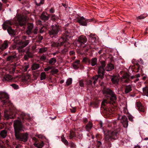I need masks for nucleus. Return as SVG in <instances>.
<instances>
[{"label": "nucleus", "mask_w": 148, "mask_h": 148, "mask_svg": "<svg viewBox=\"0 0 148 148\" xmlns=\"http://www.w3.org/2000/svg\"><path fill=\"white\" fill-rule=\"evenodd\" d=\"M103 94L106 97H110V100L106 99L104 100L101 103V106L102 107L105 106L108 103L112 104V108H110L109 110L110 113H113L116 110V108H113V106L116 107V97L115 94L109 88L105 89L103 91Z\"/></svg>", "instance_id": "1"}, {"label": "nucleus", "mask_w": 148, "mask_h": 148, "mask_svg": "<svg viewBox=\"0 0 148 148\" xmlns=\"http://www.w3.org/2000/svg\"><path fill=\"white\" fill-rule=\"evenodd\" d=\"M108 126L113 130L104 131V138L106 143H108L112 139H116L120 130L119 127H117L116 122L115 121L109 123Z\"/></svg>", "instance_id": "2"}, {"label": "nucleus", "mask_w": 148, "mask_h": 148, "mask_svg": "<svg viewBox=\"0 0 148 148\" xmlns=\"http://www.w3.org/2000/svg\"><path fill=\"white\" fill-rule=\"evenodd\" d=\"M14 126L15 130V135L16 139L20 141L24 142H26L28 139V134H21L19 132V131L22 130L23 126L21 124V121H14Z\"/></svg>", "instance_id": "3"}, {"label": "nucleus", "mask_w": 148, "mask_h": 148, "mask_svg": "<svg viewBox=\"0 0 148 148\" xmlns=\"http://www.w3.org/2000/svg\"><path fill=\"white\" fill-rule=\"evenodd\" d=\"M71 36V34L69 30H66L63 33L62 36L59 39L58 42H52L51 46L53 47H58L62 45L64 43V46H66V45L69 44L68 40Z\"/></svg>", "instance_id": "4"}, {"label": "nucleus", "mask_w": 148, "mask_h": 148, "mask_svg": "<svg viewBox=\"0 0 148 148\" xmlns=\"http://www.w3.org/2000/svg\"><path fill=\"white\" fill-rule=\"evenodd\" d=\"M101 66H99L98 69V75L93 76V79L94 80L93 83L94 85L97 82L99 77L102 79L103 78L105 74V70L104 67L106 65L105 61H101Z\"/></svg>", "instance_id": "5"}, {"label": "nucleus", "mask_w": 148, "mask_h": 148, "mask_svg": "<svg viewBox=\"0 0 148 148\" xmlns=\"http://www.w3.org/2000/svg\"><path fill=\"white\" fill-rule=\"evenodd\" d=\"M23 38L25 40H23L20 42L19 44V46L17 49L20 52L23 53L25 51L24 48L27 46L29 42V40H26V37L25 36L23 37Z\"/></svg>", "instance_id": "6"}, {"label": "nucleus", "mask_w": 148, "mask_h": 148, "mask_svg": "<svg viewBox=\"0 0 148 148\" xmlns=\"http://www.w3.org/2000/svg\"><path fill=\"white\" fill-rule=\"evenodd\" d=\"M61 30V27L58 24H55L51 26V29L49 32L50 36H54L57 34Z\"/></svg>", "instance_id": "7"}, {"label": "nucleus", "mask_w": 148, "mask_h": 148, "mask_svg": "<svg viewBox=\"0 0 148 148\" xmlns=\"http://www.w3.org/2000/svg\"><path fill=\"white\" fill-rule=\"evenodd\" d=\"M117 119H121V122L122 123L124 127L127 128L128 125V121L127 117L124 115L122 116L120 115H119Z\"/></svg>", "instance_id": "8"}, {"label": "nucleus", "mask_w": 148, "mask_h": 148, "mask_svg": "<svg viewBox=\"0 0 148 148\" xmlns=\"http://www.w3.org/2000/svg\"><path fill=\"white\" fill-rule=\"evenodd\" d=\"M17 19L18 24L21 26H22L25 25L27 18L26 16H22L20 15L18 16Z\"/></svg>", "instance_id": "9"}, {"label": "nucleus", "mask_w": 148, "mask_h": 148, "mask_svg": "<svg viewBox=\"0 0 148 148\" xmlns=\"http://www.w3.org/2000/svg\"><path fill=\"white\" fill-rule=\"evenodd\" d=\"M9 96L6 93L0 92V100L3 104L8 101Z\"/></svg>", "instance_id": "10"}, {"label": "nucleus", "mask_w": 148, "mask_h": 148, "mask_svg": "<svg viewBox=\"0 0 148 148\" xmlns=\"http://www.w3.org/2000/svg\"><path fill=\"white\" fill-rule=\"evenodd\" d=\"M87 40V39L85 36H81L78 38V41L76 43V45L78 47L80 46L82 44H84Z\"/></svg>", "instance_id": "11"}, {"label": "nucleus", "mask_w": 148, "mask_h": 148, "mask_svg": "<svg viewBox=\"0 0 148 148\" xmlns=\"http://www.w3.org/2000/svg\"><path fill=\"white\" fill-rule=\"evenodd\" d=\"M90 20L89 19H86L82 16L80 18H78L77 22L80 24V25L83 26H86L87 22L90 21Z\"/></svg>", "instance_id": "12"}, {"label": "nucleus", "mask_w": 148, "mask_h": 148, "mask_svg": "<svg viewBox=\"0 0 148 148\" xmlns=\"http://www.w3.org/2000/svg\"><path fill=\"white\" fill-rule=\"evenodd\" d=\"M14 22L12 20H7L5 21L2 25L3 29L5 30L9 27Z\"/></svg>", "instance_id": "13"}, {"label": "nucleus", "mask_w": 148, "mask_h": 148, "mask_svg": "<svg viewBox=\"0 0 148 148\" xmlns=\"http://www.w3.org/2000/svg\"><path fill=\"white\" fill-rule=\"evenodd\" d=\"M21 118L22 120V121L24 122L25 120H27L28 121L30 120L31 118L29 114L22 113L21 114Z\"/></svg>", "instance_id": "14"}, {"label": "nucleus", "mask_w": 148, "mask_h": 148, "mask_svg": "<svg viewBox=\"0 0 148 148\" xmlns=\"http://www.w3.org/2000/svg\"><path fill=\"white\" fill-rule=\"evenodd\" d=\"M3 80V81L11 82L13 80L12 77L10 75L8 74L4 76Z\"/></svg>", "instance_id": "15"}, {"label": "nucleus", "mask_w": 148, "mask_h": 148, "mask_svg": "<svg viewBox=\"0 0 148 148\" xmlns=\"http://www.w3.org/2000/svg\"><path fill=\"white\" fill-rule=\"evenodd\" d=\"M33 27V25L32 23H29L28 24L27 29L26 31V33L29 35L32 32V29Z\"/></svg>", "instance_id": "16"}, {"label": "nucleus", "mask_w": 148, "mask_h": 148, "mask_svg": "<svg viewBox=\"0 0 148 148\" xmlns=\"http://www.w3.org/2000/svg\"><path fill=\"white\" fill-rule=\"evenodd\" d=\"M136 106L138 110L141 112H144L145 111L144 108L143 106L140 102L136 103Z\"/></svg>", "instance_id": "17"}, {"label": "nucleus", "mask_w": 148, "mask_h": 148, "mask_svg": "<svg viewBox=\"0 0 148 148\" xmlns=\"http://www.w3.org/2000/svg\"><path fill=\"white\" fill-rule=\"evenodd\" d=\"M8 47V43L7 40H5L0 47V49L3 50Z\"/></svg>", "instance_id": "18"}, {"label": "nucleus", "mask_w": 148, "mask_h": 148, "mask_svg": "<svg viewBox=\"0 0 148 148\" xmlns=\"http://www.w3.org/2000/svg\"><path fill=\"white\" fill-rule=\"evenodd\" d=\"M114 68V65L112 64H108L105 68V70L107 71H110Z\"/></svg>", "instance_id": "19"}, {"label": "nucleus", "mask_w": 148, "mask_h": 148, "mask_svg": "<svg viewBox=\"0 0 148 148\" xmlns=\"http://www.w3.org/2000/svg\"><path fill=\"white\" fill-rule=\"evenodd\" d=\"M4 117L7 119H13L14 118V116L9 114L7 113V112L6 111L4 112Z\"/></svg>", "instance_id": "20"}, {"label": "nucleus", "mask_w": 148, "mask_h": 148, "mask_svg": "<svg viewBox=\"0 0 148 148\" xmlns=\"http://www.w3.org/2000/svg\"><path fill=\"white\" fill-rule=\"evenodd\" d=\"M90 64H91V66H94L97 64V59L96 58H92L90 60Z\"/></svg>", "instance_id": "21"}, {"label": "nucleus", "mask_w": 148, "mask_h": 148, "mask_svg": "<svg viewBox=\"0 0 148 148\" xmlns=\"http://www.w3.org/2000/svg\"><path fill=\"white\" fill-rule=\"evenodd\" d=\"M125 93H128L132 90V87L130 85L126 86L125 88Z\"/></svg>", "instance_id": "22"}, {"label": "nucleus", "mask_w": 148, "mask_h": 148, "mask_svg": "<svg viewBox=\"0 0 148 148\" xmlns=\"http://www.w3.org/2000/svg\"><path fill=\"white\" fill-rule=\"evenodd\" d=\"M40 18L42 20L46 21L48 20L49 17L47 15V13H43L41 14Z\"/></svg>", "instance_id": "23"}, {"label": "nucleus", "mask_w": 148, "mask_h": 148, "mask_svg": "<svg viewBox=\"0 0 148 148\" xmlns=\"http://www.w3.org/2000/svg\"><path fill=\"white\" fill-rule=\"evenodd\" d=\"M111 80L113 84H118L119 81L118 77L116 76L113 77L111 79Z\"/></svg>", "instance_id": "24"}, {"label": "nucleus", "mask_w": 148, "mask_h": 148, "mask_svg": "<svg viewBox=\"0 0 148 148\" xmlns=\"http://www.w3.org/2000/svg\"><path fill=\"white\" fill-rule=\"evenodd\" d=\"M16 55L10 56H8L7 58V60L9 61H12L14 59L16 58Z\"/></svg>", "instance_id": "25"}, {"label": "nucleus", "mask_w": 148, "mask_h": 148, "mask_svg": "<svg viewBox=\"0 0 148 148\" xmlns=\"http://www.w3.org/2000/svg\"><path fill=\"white\" fill-rule=\"evenodd\" d=\"M33 56V54L29 52L28 51H27L26 52V54L25 55L24 57L25 60H27L28 59V58H31Z\"/></svg>", "instance_id": "26"}, {"label": "nucleus", "mask_w": 148, "mask_h": 148, "mask_svg": "<svg viewBox=\"0 0 148 148\" xmlns=\"http://www.w3.org/2000/svg\"><path fill=\"white\" fill-rule=\"evenodd\" d=\"M44 144L43 142L38 143H34V145L37 148H42L44 146Z\"/></svg>", "instance_id": "27"}, {"label": "nucleus", "mask_w": 148, "mask_h": 148, "mask_svg": "<svg viewBox=\"0 0 148 148\" xmlns=\"http://www.w3.org/2000/svg\"><path fill=\"white\" fill-rule=\"evenodd\" d=\"M79 62L80 61L79 60H77L73 62V66L75 69H77L78 68V65L79 64Z\"/></svg>", "instance_id": "28"}, {"label": "nucleus", "mask_w": 148, "mask_h": 148, "mask_svg": "<svg viewBox=\"0 0 148 148\" xmlns=\"http://www.w3.org/2000/svg\"><path fill=\"white\" fill-rule=\"evenodd\" d=\"M92 126V123L89 122H88L87 125L86 126V130L89 131L91 129Z\"/></svg>", "instance_id": "29"}, {"label": "nucleus", "mask_w": 148, "mask_h": 148, "mask_svg": "<svg viewBox=\"0 0 148 148\" xmlns=\"http://www.w3.org/2000/svg\"><path fill=\"white\" fill-rule=\"evenodd\" d=\"M61 139L62 141L66 145H68V142L67 140L65 138L64 136H62L61 137Z\"/></svg>", "instance_id": "30"}, {"label": "nucleus", "mask_w": 148, "mask_h": 148, "mask_svg": "<svg viewBox=\"0 0 148 148\" xmlns=\"http://www.w3.org/2000/svg\"><path fill=\"white\" fill-rule=\"evenodd\" d=\"M56 62V59L55 58H51L49 61V64L52 65L54 64Z\"/></svg>", "instance_id": "31"}, {"label": "nucleus", "mask_w": 148, "mask_h": 148, "mask_svg": "<svg viewBox=\"0 0 148 148\" xmlns=\"http://www.w3.org/2000/svg\"><path fill=\"white\" fill-rule=\"evenodd\" d=\"M44 2V0H38L35 1V3L36 5L40 6L41 5L43 4Z\"/></svg>", "instance_id": "32"}, {"label": "nucleus", "mask_w": 148, "mask_h": 148, "mask_svg": "<svg viewBox=\"0 0 148 148\" xmlns=\"http://www.w3.org/2000/svg\"><path fill=\"white\" fill-rule=\"evenodd\" d=\"M144 94L147 96L148 97V87H145L143 88Z\"/></svg>", "instance_id": "33"}, {"label": "nucleus", "mask_w": 148, "mask_h": 148, "mask_svg": "<svg viewBox=\"0 0 148 148\" xmlns=\"http://www.w3.org/2000/svg\"><path fill=\"white\" fill-rule=\"evenodd\" d=\"M7 30L8 33L10 34H14V31L12 29L11 27L8 28Z\"/></svg>", "instance_id": "34"}, {"label": "nucleus", "mask_w": 148, "mask_h": 148, "mask_svg": "<svg viewBox=\"0 0 148 148\" xmlns=\"http://www.w3.org/2000/svg\"><path fill=\"white\" fill-rule=\"evenodd\" d=\"M39 67V64H33L32 66V70H35L38 69Z\"/></svg>", "instance_id": "35"}, {"label": "nucleus", "mask_w": 148, "mask_h": 148, "mask_svg": "<svg viewBox=\"0 0 148 148\" xmlns=\"http://www.w3.org/2000/svg\"><path fill=\"white\" fill-rule=\"evenodd\" d=\"M82 62L86 64H90V60L87 58H84L83 59Z\"/></svg>", "instance_id": "36"}, {"label": "nucleus", "mask_w": 148, "mask_h": 148, "mask_svg": "<svg viewBox=\"0 0 148 148\" xmlns=\"http://www.w3.org/2000/svg\"><path fill=\"white\" fill-rule=\"evenodd\" d=\"M0 135L3 138H5L7 136V132L5 130L1 131L0 133Z\"/></svg>", "instance_id": "37"}, {"label": "nucleus", "mask_w": 148, "mask_h": 148, "mask_svg": "<svg viewBox=\"0 0 148 148\" xmlns=\"http://www.w3.org/2000/svg\"><path fill=\"white\" fill-rule=\"evenodd\" d=\"M46 77L45 73V72H42L40 75V80H42L45 79Z\"/></svg>", "instance_id": "38"}, {"label": "nucleus", "mask_w": 148, "mask_h": 148, "mask_svg": "<svg viewBox=\"0 0 148 148\" xmlns=\"http://www.w3.org/2000/svg\"><path fill=\"white\" fill-rule=\"evenodd\" d=\"M47 49L46 47H43L39 49V52L40 53H43L47 51Z\"/></svg>", "instance_id": "39"}, {"label": "nucleus", "mask_w": 148, "mask_h": 148, "mask_svg": "<svg viewBox=\"0 0 148 148\" xmlns=\"http://www.w3.org/2000/svg\"><path fill=\"white\" fill-rule=\"evenodd\" d=\"M75 136V134L74 132L73 131H71L69 135V137L70 139H71Z\"/></svg>", "instance_id": "40"}, {"label": "nucleus", "mask_w": 148, "mask_h": 148, "mask_svg": "<svg viewBox=\"0 0 148 148\" xmlns=\"http://www.w3.org/2000/svg\"><path fill=\"white\" fill-rule=\"evenodd\" d=\"M72 83V79L71 78H69L67 79L66 81V84L67 86H69Z\"/></svg>", "instance_id": "41"}, {"label": "nucleus", "mask_w": 148, "mask_h": 148, "mask_svg": "<svg viewBox=\"0 0 148 148\" xmlns=\"http://www.w3.org/2000/svg\"><path fill=\"white\" fill-rule=\"evenodd\" d=\"M90 40L92 43L95 42L96 40V38L94 36H90L89 39Z\"/></svg>", "instance_id": "42"}, {"label": "nucleus", "mask_w": 148, "mask_h": 148, "mask_svg": "<svg viewBox=\"0 0 148 148\" xmlns=\"http://www.w3.org/2000/svg\"><path fill=\"white\" fill-rule=\"evenodd\" d=\"M147 15H146L145 16H143V15H141L140 16H138L136 17V19L137 20H138L140 19H143L145 18L146 16H147Z\"/></svg>", "instance_id": "43"}, {"label": "nucleus", "mask_w": 148, "mask_h": 148, "mask_svg": "<svg viewBox=\"0 0 148 148\" xmlns=\"http://www.w3.org/2000/svg\"><path fill=\"white\" fill-rule=\"evenodd\" d=\"M69 146L71 148H76V145L72 142L70 143Z\"/></svg>", "instance_id": "44"}, {"label": "nucleus", "mask_w": 148, "mask_h": 148, "mask_svg": "<svg viewBox=\"0 0 148 148\" xmlns=\"http://www.w3.org/2000/svg\"><path fill=\"white\" fill-rule=\"evenodd\" d=\"M58 72V70L57 69H54L51 71V73L52 74H56Z\"/></svg>", "instance_id": "45"}, {"label": "nucleus", "mask_w": 148, "mask_h": 148, "mask_svg": "<svg viewBox=\"0 0 148 148\" xmlns=\"http://www.w3.org/2000/svg\"><path fill=\"white\" fill-rule=\"evenodd\" d=\"M46 59V57L44 55H42L40 57V59L41 61L45 60Z\"/></svg>", "instance_id": "46"}, {"label": "nucleus", "mask_w": 148, "mask_h": 148, "mask_svg": "<svg viewBox=\"0 0 148 148\" xmlns=\"http://www.w3.org/2000/svg\"><path fill=\"white\" fill-rule=\"evenodd\" d=\"M11 85L15 89H17L18 88V86L15 84H12Z\"/></svg>", "instance_id": "47"}, {"label": "nucleus", "mask_w": 148, "mask_h": 148, "mask_svg": "<svg viewBox=\"0 0 148 148\" xmlns=\"http://www.w3.org/2000/svg\"><path fill=\"white\" fill-rule=\"evenodd\" d=\"M45 28L44 27H42L40 30V33H42L45 30Z\"/></svg>", "instance_id": "48"}, {"label": "nucleus", "mask_w": 148, "mask_h": 148, "mask_svg": "<svg viewBox=\"0 0 148 148\" xmlns=\"http://www.w3.org/2000/svg\"><path fill=\"white\" fill-rule=\"evenodd\" d=\"M79 84L81 87H83L84 85V83L82 80H80L79 81Z\"/></svg>", "instance_id": "49"}, {"label": "nucleus", "mask_w": 148, "mask_h": 148, "mask_svg": "<svg viewBox=\"0 0 148 148\" xmlns=\"http://www.w3.org/2000/svg\"><path fill=\"white\" fill-rule=\"evenodd\" d=\"M51 69L52 67L51 66H49L47 68H45L44 69V71H47Z\"/></svg>", "instance_id": "50"}, {"label": "nucleus", "mask_w": 148, "mask_h": 148, "mask_svg": "<svg viewBox=\"0 0 148 148\" xmlns=\"http://www.w3.org/2000/svg\"><path fill=\"white\" fill-rule=\"evenodd\" d=\"M97 146L98 147H100L101 145V142L100 141H97Z\"/></svg>", "instance_id": "51"}, {"label": "nucleus", "mask_w": 148, "mask_h": 148, "mask_svg": "<svg viewBox=\"0 0 148 148\" xmlns=\"http://www.w3.org/2000/svg\"><path fill=\"white\" fill-rule=\"evenodd\" d=\"M128 118L130 121H133V117L131 115H130L128 116Z\"/></svg>", "instance_id": "52"}, {"label": "nucleus", "mask_w": 148, "mask_h": 148, "mask_svg": "<svg viewBox=\"0 0 148 148\" xmlns=\"http://www.w3.org/2000/svg\"><path fill=\"white\" fill-rule=\"evenodd\" d=\"M54 12V9L53 8H51L49 10V12L51 13H53Z\"/></svg>", "instance_id": "53"}, {"label": "nucleus", "mask_w": 148, "mask_h": 148, "mask_svg": "<svg viewBox=\"0 0 148 148\" xmlns=\"http://www.w3.org/2000/svg\"><path fill=\"white\" fill-rule=\"evenodd\" d=\"M38 30V28L37 27H36L35 28V29H34V32L35 34H36L37 33V31Z\"/></svg>", "instance_id": "54"}, {"label": "nucleus", "mask_w": 148, "mask_h": 148, "mask_svg": "<svg viewBox=\"0 0 148 148\" xmlns=\"http://www.w3.org/2000/svg\"><path fill=\"white\" fill-rule=\"evenodd\" d=\"M32 139L33 140H34L35 143H37V142L38 140L36 138L34 137L32 138Z\"/></svg>", "instance_id": "55"}, {"label": "nucleus", "mask_w": 148, "mask_h": 148, "mask_svg": "<svg viewBox=\"0 0 148 148\" xmlns=\"http://www.w3.org/2000/svg\"><path fill=\"white\" fill-rule=\"evenodd\" d=\"M70 110L71 112L73 113H74L76 111V108L75 107H74L73 108V110H72L71 109H70Z\"/></svg>", "instance_id": "56"}, {"label": "nucleus", "mask_w": 148, "mask_h": 148, "mask_svg": "<svg viewBox=\"0 0 148 148\" xmlns=\"http://www.w3.org/2000/svg\"><path fill=\"white\" fill-rule=\"evenodd\" d=\"M75 53V52L73 51H70L69 53L70 55H73Z\"/></svg>", "instance_id": "57"}, {"label": "nucleus", "mask_w": 148, "mask_h": 148, "mask_svg": "<svg viewBox=\"0 0 148 148\" xmlns=\"http://www.w3.org/2000/svg\"><path fill=\"white\" fill-rule=\"evenodd\" d=\"M28 68V66L26 65L25 66V68L24 69V71H27V69Z\"/></svg>", "instance_id": "58"}, {"label": "nucleus", "mask_w": 148, "mask_h": 148, "mask_svg": "<svg viewBox=\"0 0 148 148\" xmlns=\"http://www.w3.org/2000/svg\"><path fill=\"white\" fill-rule=\"evenodd\" d=\"M36 23L37 25H40L41 24V22L40 21L38 20L37 21Z\"/></svg>", "instance_id": "59"}, {"label": "nucleus", "mask_w": 148, "mask_h": 148, "mask_svg": "<svg viewBox=\"0 0 148 148\" xmlns=\"http://www.w3.org/2000/svg\"><path fill=\"white\" fill-rule=\"evenodd\" d=\"M2 4L1 2H0V11L2 10Z\"/></svg>", "instance_id": "60"}, {"label": "nucleus", "mask_w": 148, "mask_h": 148, "mask_svg": "<svg viewBox=\"0 0 148 148\" xmlns=\"http://www.w3.org/2000/svg\"><path fill=\"white\" fill-rule=\"evenodd\" d=\"M27 0H21V1H22V3L23 4H24V3L25 2V1Z\"/></svg>", "instance_id": "61"}, {"label": "nucleus", "mask_w": 148, "mask_h": 148, "mask_svg": "<svg viewBox=\"0 0 148 148\" xmlns=\"http://www.w3.org/2000/svg\"><path fill=\"white\" fill-rule=\"evenodd\" d=\"M83 121H84V122H86L87 121V119L86 118H84V119H83Z\"/></svg>", "instance_id": "62"}, {"label": "nucleus", "mask_w": 148, "mask_h": 148, "mask_svg": "<svg viewBox=\"0 0 148 148\" xmlns=\"http://www.w3.org/2000/svg\"><path fill=\"white\" fill-rule=\"evenodd\" d=\"M134 148H140V146L138 145L134 147Z\"/></svg>", "instance_id": "63"}, {"label": "nucleus", "mask_w": 148, "mask_h": 148, "mask_svg": "<svg viewBox=\"0 0 148 148\" xmlns=\"http://www.w3.org/2000/svg\"><path fill=\"white\" fill-rule=\"evenodd\" d=\"M62 5L65 8H66V5L65 4H64V3H62Z\"/></svg>", "instance_id": "64"}]
</instances>
